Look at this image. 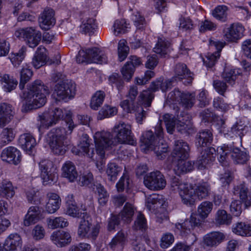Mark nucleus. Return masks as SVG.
I'll use <instances>...</instances> for the list:
<instances>
[{
  "mask_svg": "<svg viewBox=\"0 0 251 251\" xmlns=\"http://www.w3.org/2000/svg\"><path fill=\"white\" fill-rule=\"evenodd\" d=\"M113 135L107 131L97 132L94 136L97 153L101 156H103L106 150L118 143L127 144L134 145L136 141L131 131L130 125L124 122H120L116 124L112 129Z\"/></svg>",
  "mask_w": 251,
  "mask_h": 251,
  "instance_id": "obj_1",
  "label": "nucleus"
},
{
  "mask_svg": "<svg viewBox=\"0 0 251 251\" xmlns=\"http://www.w3.org/2000/svg\"><path fill=\"white\" fill-rule=\"evenodd\" d=\"M49 93L48 87L41 80H36L32 82L25 98L28 109H37L44 105L47 101L46 95Z\"/></svg>",
  "mask_w": 251,
  "mask_h": 251,
  "instance_id": "obj_2",
  "label": "nucleus"
},
{
  "mask_svg": "<svg viewBox=\"0 0 251 251\" xmlns=\"http://www.w3.org/2000/svg\"><path fill=\"white\" fill-rule=\"evenodd\" d=\"M217 151L220 154V157L218 158L219 161L224 167L229 165V156L236 164H244L249 159L246 152L241 151L238 148H235L232 145L225 144L219 147Z\"/></svg>",
  "mask_w": 251,
  "mask_h": 251,
  "instance_id": "obj_3",
  "label": "nucleus"
},
{
  "mask_svg": "<svg viewBox=\"0 0 251 251\" xmlns=\"http://www.w3.org/2000/svg\"><path fill=\"white\" fill-rule=\"evenodd\" d=\"M138 94V88L135 85L129 86L128 92L126 95L127 99L123 100L120 103V106L127 113H135L136 119L138 123L141 124L142 121L146 117L147 111L144 109V106H135V100ZM145 108H146L145 107Z\"/></svg>",
  "mask_w": 251,
  "mask_h": 251,
  "instance_id": "obj_4",
  "label": "nucleus"
},
{
  "mask_svg": "<svg viewBox=\"0 0 251 251\" xmlns=\"http://www.w3.org/2000/svg\"><path fill=\"white\" fill-rule=\"evenodd\" d=\"M68 132L62 127L52 128L48 134L49 145L52 151L56 154L62 155L66 151Z\"/></svg>",
  "mask_w": 251,
  "mask_h": 251,
  "instance_id": "obj_5",
  "label": "nucleus"
},
{
  "mask_svg": "<svg viewBox=\"0 0 251 251\" xmlns=\"http://www.w3.org/2000/svg\"><path fill=\"white\" fill-rule=\"evenodd\" d=\"M166 206L165 201L162 196L153 194L147 199V208L155 215L156 222L159 223L169 220Z\"/></svg>",
  "mask_w": 251,
  "mask_h": 251,
  "instance_id": "obj_6",
  "label": "nucleus"
},
{
  "mask_svg": "<svg viewBox=\"0 0 251 251\" xmlns=\"http://www.w3.org/2000/svg\"><path fill=\"white\" fill-rule=\"evenodd\" d=\"M174 80L172 78L170 79L159 78L156 81L152 82L149 87V90L144 91L140 95L143 100L142 105L144 107L148 108L151 105V101L154 98V94L151 91L155 92L160 89L162 92H166L172 87V83Z\"/></svg>",
  "mask_w": 251,
  "mask_h": 251,
  "instance_id": "obj_7",
  "label": "nucleus"
},
{
  "mask_svg": "<svg viewBox=\"0 0 251 251\" xmlns=\"http://www.w3.org/2000/svg\"><path fill=\"white\" fill-rule=\"evenodd\" d=\"M75 94V84L71 80H64L55 85L52 97L56 101H66L73 98Z\"/></svg>",
  "mask_w": 251,
  "mask_h": 251,
  "instance_id": "obj_8",
  "label": "nucleus"
},
{
  "mask_svg": "<svg viewBox=\"0 0 251 251\" xmlns=\"http://www.w3.org/2000/svg\"><path fill=\"white\" fill-rule=\"evenodd\" d=\"M76 61L78 63L85 62L100 64L105 63L107 62V57L99 49L93 48L88 49L86 50H80L76 56Z\"/></svg>",
  "mask_w": 251,
  "mask_h": 251,
  "instance_id": "obj_9",
  "label": "nucleus"
},
{
  "mask_svg": "<svg viewBox=\"0 0 251 251\" xmlns=\"http://www.w3.org/2000/svg\"><path fill=\"white\" fill-rule=\"evenodd\" d=\"M14 35L18 38L24 39L29 47L32 48L39 44L42 36L41 33L33 27L19 28Z\"/></svg>",
  "mask_w": 251,
  "mask_h": 251,
  "instance_id": "obj_10",
  "label": "nucleus"
},
{
  "mask_svg": "<svg viewBox=\"0 0 251 251\" xmlns=\"http://www.w3.org/2000/svg\"><path fill=\"white\" fill-rule=\"evenodd\" d=\"M144 184L149 189L153 191L163 189L166 185V181L160 171L148 173L144 177Z\"/></svg>",
  "mask_w": 251,
  "mask_h": 251,
  "instance_id": "obj_11",
  "label": "nucleus"
},
{
  "mask_svg": "<svg viewBox=\"0 0 251 251\" xmlns=\"http://www.w3.org/2000/svg\"><path fill=\"white\" fill-rule=\"evenodd\" d=\"M155 136L151 130L146 131L143 135L142 142L148 150L151 146H154L157 142L163 137V129L162 126V122L159 121L154 127Z\"/></svg>",
  "mask_w": 251,
  "mask_h": 251,
  "instance_id": "obj_12",
  "label": "nucleus"
},
{
  "mask_svg": "<svg viewBox=\"0 0 251 251\" xmlns=\"http://www.w3.org/2000/svg\"><path fill=\"white\" fill-rule=\"evenodd\" d=\"M39 166L44 185L50 184L55 180L56 174L53 171V163L51 161L43 160L40 162Z\"/></svg>",
  "mask_w": 251,
  "mask_h": 251,
  "instance_id": "obj_13",
  "label": "nucleus"
},
{
  "mask_svg": "<svg viewBox=\"0 0 251 251\" xmlns=\"http://www.w3.org/2000/svg\"><path fill=\"white\" fill-rule=\"evenodd\" d=\"M244 28L239 23L231 24L229 27L224 29L225 39L228 42H236L243 36Z\"/></svg>",
  "mask_w": 251,
  "mask_h": 251,
  "instance_id": "obj_14",
  "label": "nucleus"
},
{
  "mask_svg": "<svg viewBox=\"0 0 251 251\" xmlns=\"http://www.w3.org/2000/svg\"><path fill=\"white\" fill-rule=\"evenodd\" d=\"M199 214H192L189 219L186 220L182 224H176L177 229L180 231L183 236H185L191 232V229L195 227H199L201 224V220L199 218Z\"/></svg>",
  "mask_w": 251,
  "mask_h": 251,
  "instance_id": "obj_15",
  "label": "nucleus"
},
{
  "mask_svg": "<svg viewBox=\"0 0 251 251\" xmlns=\"http://www.w3.org/2000/svg\"><path fill=\"white\" fill-rule=\"evenodd\" d=\"M174 73L175 75L172 77L173 79L176 81L186 79V81L184 82L185 84H190L192 82L193 74L185 64L179 63L176 64L174 69Z\"/></svg>",
  "mask_w": 251,
  "mask_h": 251,
  "instance_id": "obj_16",
  "label": "nucleus"
},
{
  "mask_svg": "<svg viewBox=\"0 0 251 251\" xmlns=\"http://www.w3.org/2000/svg\"><path fill=\"white\" fill-rule=\"evenodd\" d=\"M198 150L201 152V154L197 160L199 168H205L206 165L210 164L215 160L216 153L214 148H205L204 150L202 148Z\"/></svg>",
  "mask_w": 251,
  "mask_h": 251,
  "instance_id": "obj_17",
  "label": "nucleus"
},
{
  "mask_svg": "<svg viewBox=\"0 0 251 251\" xmlns=\"http://www.w3.org/2000/svg\"><path fill=\"white\" fill-rule=\"evenodd\" d=\"M1 159L9 163L17 165L21 159L20 152L14 147L10 146L4 149L0 155Z\"/></svg>",
  "mask_w": 251,
  "mask_h": 251,
  "instance_id": "obj_18",
  "label": "nucleus"
},
{
  "mask_svg": "<svg viewBox=\"0 0 251 251\" xmlns=\"http://www.w3.org/2000/svg\"><path fill=\"white\" fill-rule=\"evenodd\" d=\"M15 114L13 106L7 103L0 104V127L3 128L13 119Z\"/></svg>",
  "mask_w": 251,
  "mask_h": 251,
  "instance_id": "obj_19",
  "label": "nucleus"
},
{
  "mask_svg": "<svg viewBox=\"0 0 251 251\" xmlns=\"http://www.w3.org/2000/svg\"><path fill=\"white\" fill-rule=\"evenodd\" d=\"M226 235L220 231H213L206 234L203 237V244L208 248H216L223 242Z\"/></svg>",
  "mask_w": 251,
  "mask_h": 251,
  "instance_id": "obj_20",
  "label": "nucleus"
},
{
  "mask_svg": "<svg viewBox=\"0 0 251 251\" xmlns=\"http://www.w3.org/2000/svg\"><path fill=\"white\" fill-rule=\"evenodd\" d=\"M50 240L58 247L62 248L69 245L71 243L72 237L68 232L57 230L51 234Z\"/></svg>",
  "mask_w": 251,
  "mask_h": 251,
  "instance_id": "obj_21",
  "label": "nucleus"
},
{
  "mask_svg": "<svg viewBox=\"0 0 251 251\" xmlns=\"http://www.w3.org/2000/svg\"><path fill=\"white\" fill-rule=\"evenodd\" d=\"M189 146L183 140L175 141L173 156L175 158L187 159L189 157Z\"/></svg>",
  "mask_w": 251,
  "mask_h": 251,
  "instance_id": "obj_22",
  "label": "nucleus"
},
{
  "mask_svg": "<svg viewBox=\"0 0 251 251\" xmlns=\"http://www.w3.org/2000/svg\"><path fill=\"white\" fill-rule=\"evenodd\" d=\"M22 245V239L17 233L9 235L5 241L1 251H17V248Z\"/></svg>",
  "mask_w": 251,
  "mask_h": 251,
  "instance_id": "obj_23",
  "label": "nucleus"
},
{
  "mask_svg": "<svg viewBox=\"0 0 251 251\" xmlns=\"http://www.w3.org/2000/svg\"><path fill=\"white\" fill-rule=\"evenodd\" d=\"M211 47H214L217 50V51L214 53L208 54L205 59H203L204 64L207 67L212 68L214 66L217 59L220 57V51L224 47V44L220 42H210Z\"/></svg>",
  "mask_w": 251,
  "mask_h": 251,
  "instance_id": "obj_24",
  "label": "nucleus"
},
{
  "mask_svg": "<svg viewBox=\"0 0 251 251\" xmlns=\"http://www.w3.org/2000/svg\"><path fill=\"white\" fill-rule=\"evenodd\" d=\"M19 144L24 151L30 154L32 149L36 145V142L31 134L24 133L20 135L19 138Z\"/></svg>",
  "mask_w": 251,
  "mask_h": 251,
  "instance_id": "obj_25",
  "label": "nucleus"
},
{
  "mask_svg": "<svg viewBox=\"0 0 251 251\" xmlns=\"http://www.w3.org/2000/svg\"><path fill=\"white\" fill-rule=\"evenodd\" d=\"M47 59L46 49L40 46L35 51L31 63L35 69H39L46 64Z\"/></svg>",
  "mask_w": 251,
  "mask_h": 251,
  "instance_id": "obj_26",
  "label": "nucleus"
},
{
  "mask_svg": "<svg viewBox=\"0 0 251 251\" xmlns=\"http://www.w3.org/2000/svg\"><path fill=\"white\" fill-rule=\"evenodd\" d=\"M213 141V134L210 130L206 129L200 131L196 137V144L198 149H202L210 145Z\"/></svg>",
  "mask_w": 251,
  "mask_h": 251,
  "instance_id": "obj_27",
  "label": "nucleus"
},
{
  "mask_svg": "<svg viewBox=\"0 0 251 251\" xmlns=\"http://www.w3.org/2000/svg\"><path fill=\"white\" fill-rule=\"evenodd\" d=\"M127 241V234L123 231H119L109 243V247L113 250H122Z\"/></svg>",
  "mask_w": 251,
  "mask_h": 251,
  "instance_id": "obj_28",
  "label": "nucleus"
},
{
  "mask_svg": "<svg viewBox=\"0 0 251 251\" xmlns=\"http://www.w3.org/2000/svg\"><path fill=\"white\" fill-rule=\"evenodd\" d=\"M48 202L46 205V210L49 213L52 214L55 213L60 207L61 199L56 194L49 193L47 195Z\"/></svg>",
  "mask_w": 251,
  "mask_h": 251,
  "instance_id": "obj_29",
  "label": "nucleus"
},
{
  "mask_svg": "<svg viewBox=\"0 0 251 251\" xmlns=\"http://www.w3.org/2000/svg\"><path fill=\"white\" fill-rule=\"evenodd\" d=\"M248 189L244 183L237 185L234 187L233 193L238 195L241 200L244 202L246 207L251 205V192L248 194Z\"/></svg>",
  "mask_w": 251,
  "mask_h": 251,
  "instance_id": "obj_30",
  "label": "nucleus"
},
{
  "mask_svg": "<svg viewBox=\"0 0 251 251\" xmlns=\"http://www.w3.org/2000/svg\"><path fill=\"white\" fill-rule=\"evenodd\" d=\"M179 195L182 202L188 206H192L195 203V191L191 185L188 184L185 189L180 191Z\"/></svg>",
  "mask_w": 251,
  "mask_h": 251,
  "instance_id": "obj_31",
  "label": "nucleus"
},
{
  "mask_svg": "<svg viewBox=\"0 0 251 251\" xmlns=\"http://www.w3.org/2000/svg\"><path fill=\"white\" fill-rule=\"evenodd\" d=\"M171 43L164 37H159L153 48L154 51L162 57H165L171 50Z\"/></svg>",
  "mask_w": 251,
  "mask_h": 251,
  "instance_id": "obj_32",
  "label": "nucleus"
},
{
  "mask_svg": "<svg viewBox=\"0 0 251 251\" xmlns=\"http://www.w3.org/2000/svg\"><path fill=\"white\" fill-rule=\"evenodd\" d=\"M54 11L52 9H46L39 18L40 26L46 29L50 25L55 24V20L54 18Z\"/></svg>",
  "mask_w": 251,
  "mask_h": 251,
  "instance_id": "obj_33",
  "label": "nucleus"
},
{
  "mask_svg": "<svg viewBox=\"0 0 251 251\" xmlns=\"http://www.w3.org/2000/svg\"><path fill=\"white\" fill-rule=\"evenodd\" d=\"M62 170L63 176L67 178L70 181H74L77 176L75 166L71 161L66 162L62 168Z\"/></svg>",
  "mask_w": 251,
  "mask_h": 251,
  "instance_id": "obj_34",
  "label": "nucleus"
},
{
  "mask_svg": "<svg viewBox=\"0 0 251 251\" xmlns=\"http://www.w3.org/2000/svg\"><path fill=\"white\" fill-rule=\"evenodd\" d=\"M188 116L187 115L184 116L181 114L178 116L176 126V129L178 132L181 134H185L192 128V125L188 120Z\"/></svg>",
  "mask_w": 251,
  "mask_h": 251,
  "instance_id": "obj_35",
  "label": "nucleus"
},
{
  "mask_svg": "<svg viewBox=\"0 0 251 251\" xmlns=\"http://www.w3.org/2000/svg\"><path fill=\"white\" fill-rule=\"evenodd\" d=\"M178 161L174 168V171L176 174L180 175L181 173H186L192 171L193 169L194 164L189 161H186V159L176 158Z\"/></svg>",
  "mask_w": 251,
  "mask_h": 251,
  "instance_id": "obj_36",
  "label": "nucleus"
},
{
  "mask_svg": "<svg viewBox=\"0 0 251 251\" xmlns=\"http://www.w3.org/2000/svg\"><path fill=\"white\" fill-rule=\"evenodd\" d=\"M16 131L12 127H7L4 128L0 134V144L1 146H5L15 138Z\"/></svg>",
  "mask_w": 251,
  "mask_h": 251,
  "instance_id": "obj_37",
  "label": "nucleus"
},
{
  "mask_svg": "<svg viewBox=\"0 0 251 251\" xmlns=\"http://www.w3.org/2000/svg\"><path fill=\"white\" fill-rule=\"evenodd\" d=\"M232 231L238 235L251 236V225L240 222L233 226Z\"/></svg>",
  "mask_w": 251,
  "mask_h": 251,
  "instance_id": "obj_38",
  "label": "nucleus"
},
{
  "mask_svg": "<svg viewBox=\"0 0 251 251\" xmlns=\"http://www.w3.org/2000/svg\"><path fill=\"white\" fill-rule=\"evenodd\" d=\"M0 192L6 198H11L15 195V191L12 183L7 180L0 182Z\"/></svg>",
  "mask_w": 251,
  "mask_h": 251,
  "instance_id": "obj_39",
  "label": "nucleus"
},
{
  "mask_svg": "<svg viewBox=\"0 0 251 251\" xmlns=\"http://www.w3.org/2000/svg\"><path fill=\"white\" fill-rule=\"evenodd\" d=\"M0 80L4 82L3 88L7 92H10L15 89L18 84L16 79L7 74H5L3 76H0Z\"/></svg>",
  "mask_w": 251,
  "mask_h": 251,
  "instance_id": "obj_40",
  "label": "nucleus"
},
{
  "mask_svg": "<svg viewBox=\"0 0 251 251\" xmlns=\"http://www.w3.org/2000/svg\"><path fill=\"white\" fill-rule=\"evenodd\" d=\"M134 213L133 206L130 203H126L119 216L125 223L128 224L131 221Z\"/></svg>",
  "mask_w": 251,
  "mask_h": 251,
  "instance_id": "obj_41",
  "label": "nucleus"
},
{
  "mask_svg": "<svg viewBox=\"0 0 251 251\" xmlns=\"http://www.w3.org/2000/svg\"><path fill=\"white\" fill-rule=\"evenodd\" d=\"M47 223L49 228L55 229L57 228H64L69 225L68 221L62 217H55L54 218L47 219Z\"/></svg>",
  "mask_w": 251,
  "mask_h": 251,
  "instance_id": "obj_42",
  "label": "nucleus"
},
{
  "mask_svg": "<svg viewBox=\"0 0 251 251\" xmlns=\"http://www.w3.org/2000/svg\"><path fill=\"white\" fill-rule=\"evenodd\" d=\"M73 198L72 195H69L66 198L67 203L66 214L73 217H78L79 210L75 202L71 200Z\"/></svg>",
  "mask_w": 251,
  "mask_h": 251,
  "instance_id": "obj_43",
  "label": "nucleus"
},
{
  "mask_svg": "<svg viewBox=\"0 0 251 251\" xmlns=\"http://www.w3.org/2000/svg\"><path fill=\"white\" fill-rule=\"evenodd\" d=\"M90 226H92L91 223L83 215V218L80 219L78 227L77 235L78 237L85 238V237H87V232L90 230Z\"/></svg>",
  "mask_w": 251,
  "mask_h": 251,
  "instance_id": "obj_44",
  "label": "nucleus"
},
{
  "mask_svg": "<svg viewBox=\"0 0 251 251\" xmlns=\"http://www.w3.org/2000/svg\"><path fill=\"white\" fill-rule=\"evenodd\" d=\"M105 97L104 92L102 91H97L92 97L90 102L91 108L94 110H98L102 104Z\"/></svg>",
  "mask_w": 251,
  "mask_h": 251,
  "instance_id": "obj_45",
  "label": "nucleus"
},
{
  "mask_svg": "<svg viewBox=\"0 0 251 251\" xmlns=\"http://www.w3.org/2000/svg\"><path fill=\"white\" fill-rule=\"evenodd\" d=\"M213 207V203L209 201L202 202L198 207V213L200 217L204 219L207 217Z\"/></svg>",
  "mask_w": 251,
  "mask_h": 251,
  "instance_id": "obj_46",
  "label": "nucleus"
},
{
  "mask_svg": "<svg viewBox=\"0 0 251 251\" xmlns=\"http://www.w3.org/2000/svg\"><path fill=\"white\" fill-rule=\"evenodd\" d=\"M194 190L195 197L201 200L206 199L208 196L210 187L208 184L204 183L202 184L197 186Z\"/></svg>",
  "mask_w": 251,
  "mask_h": 251,
  "instance_id": "obj_47",
  "label": "nucleus"
},
{
  "mask_svg": "<svg viewBox=\"0 0 251 251\" xmlns=\"http://www.w3.org/2000/svg\"><path fill=\"white\" fill-rule=\"evenodd\" d=\"M132 228L134 230H139L143 232H144L147 229V220L144 215L141 213L139 212L138 213Z\"/></svg>",
  "mask_w": 251,
  "mask_h": 251,
  "instance_id": "obj_48",
  "label": "nucleus"
},
{
  "mask_svg": "<svg viewBox=\"0 0 251 251\" xmlns=\"http://www.w3.org/2000/svg\"><path fill=\"white\" fill-rule=\"evenodd\" d=\"M232 217L225 210H218L216 214L215 222L217 225H229Z\"/></svg>",
  "mask_w": 251,
  "mask_h": 251,
  "instance_id": "obj_49",
  "label": "nucleus"
},
{
  "mask_svg": "<svg viewBox=\"0 0 251 251\" xmlns=\"http://www.w3.org/2000/svg\"><path fill=\"white\" fill-rule=\"evenodd\" d=\"M81 29L85 34L89 35L94 34L97 29L96 20L92 18L87 19L81 25Z\"/></svg>",
  "mask_w": 251,
  "mask_h": 251,
  "instance_id": "obj_50",
  "label": "nucleus"
},
{
  "mask_svg": "<svg viewBox=\"0 0 251 251\" xmlns=\"http://www.w3.org/2000/svg\"><path fill=\"white\" fill-rule=\"evenodd\" d=\"M241 74L238 69H225L222 74V77L228 83L232 85L234 83L237 76Z\"/></svg>",
  "mask_w": 251,
  "mask_h": 251,
  "instance_id": "obj_51",
  "label": "nucleus"
},
{
  "mask_svg": "<svg viewBox=\"0 0 251 251\" xmlns=\"http://www.w3.org/2000/svg\"><path fill=\"white\" fill-rule=\"evenodd\" d=\"M228 8L225 5H219L212 11V15L216 19L225 22L227 18Z\"/></svg>",
  "mask_w": 251,
  "mask_h": 251,
  "instance_id": "obj_52",
  "label": "nucleus"
},
{
  "mask_svg": "<svg viewBox=\"0 0 251 251\" xmlns=\"http://www.w3.org/2000/svg\"><path fill=\"white\" fill-rule=\"evenodd\" d=\"M38 121L40 122V126L49 128L55 124L50 112H46L38 116Z\"/></svg>",
  "mask_w": 251,
  "mask_h": 251,
  "instance_id": "obj_53",
  "label": "nucleus"
},
{
  "mask_svg": "<svg viewBox=\"0 0 251 251\" xmlns=\"http://www.w3.org/2000/svg\"><path fill=\"white\" fill-rule=\"evenodd\" d=\"M86 140H84L80 142V144L78 145L79 151H75V149L73 148L72 149V151L73 152H75L76 154H79V152L82 151L84 152L86 155H87L89 157L94 159V149L90 151L89 149V147L90 146L89 143Z\"/></svg>",
  "mask_w": 251,
  "mask_h": 251,
  "instance_id": "obj_54",
  "label": "nucleus"
},
{
  "mask_svg": "<svg viewBox=\"0 0 251 251\" xmlns=\"http://www.w3.org/2000/svg\"><path fill=\"white\" fill-rule=\"evenodd\" d=\"M180 103L185 108H191L195 102V94L194 93H183L181 97Z\"/></svg>",
  "mask_w": 251,
  "mask_h": 251,
  "instance_id": "obj_55",
  "label": "nucleus"
},
{
  "mask_svg": "<svg viewBox=\"0 0 251 251\" xmlns=\"http://www.w3.org/2000/svg\"><path fill=\"white\" fill-rule=\"evenodd\" d=\"M128 25L124 19L115 21L113 25V32L116 36L119 34H124L127 32Z\"/></svg>",
  "mask_w": 251,
  "mask_h": 251,
  "instance_id": "obj_56",
  "label": "nucleus"
},
{
  "mask_svg": "<svg viewBox=\"0 0 251 251\" xmlns=\"http://www.w3.org/2000/svg\"><path fill=\"white\" fill-rule=\"evenodd\" d=\"M241 122H237L230 128V131L226 133L230 137H239L241 138L244 135L245 126L241 124Z\"/></svg>",
  "mask_w": 251,
  "mask_h": 251,
  "instance_id": "obj_57",
  "label": "nucleus"
},
{
  "mask_svg": "<svg viewBox=\"0 0 251 251\" xmlns=\"http://www.w3.org/2000/svg\"><path fill=\"white\" fill-rule=\"evenodd\" d=\"M117 113V109L116 107L105 105L99 111L98 118L99 120H102L105 118L113 116Z\"/></svg>",
  "mask_w": 251,
  "mask_h": 251,
  "instance_id": "obj_58",
  "label": "nucleus"
},
{
  "mask_svg": "<svg viewBox=\"0 0 251 251\" xmlns=\"http://www.w3.org/2000/svg\"><path fill=\"white\" fill-rule=\"evenodd\" d=\"M121 171V168L115 163H110L107 165L106 174L108 179L111 181H114L119 173Z\"/></svg>",
  "mask_w": 251,
  "mask_h": 251,
  "instance_id": "obj_59",
  "label": "nucleus"
},
{
  "mask_svg": "<svg viewBox=\"0 0 251 251\" xmlns=\"http://www.w3.org/2000/svg\"><path fill=\"white\" fill-rule=\"evenodd\" d=\"M25 49L22 48L18 52L12 53L9 58L15 67L19 66L25 56Z\"/></svg>",
  "mask_w": 251,
  "mask_h": 251,
  "instance_id": "obj_60",
  "label": "nucleus"
},
{
  "mask_svg": "<svg viewBox=\"0 0 251 251\" xmlns=\"http://www.w3.org/2000/svg\"><path fill=\"white\" fill-rule=\"evenodd\" d=\"M33 73L30 69L23 68L20 72L19 87L21 89H23L24 88L25 84L30 79Z\"/></svg>",
  "mask_w": 251,
  "mask_h": 251,
  "instance_id": "obj_61",
  "label": "nucleus"
},
{
  "mask_svg": "<svg viewBox=\"0 0 251 251\" xmlns=\"http://www.w3.org/2000/svg\"><path fill=\"white\" fill-rule=\"evenodd\" d=\"M150 150L153 151L157 156H160L161 158H162V154L168 151V146L166 143H163L162 139H160L155 145L154 144V146H151Z\"/></svg>",
  "mask_w": 251,
  "mask_h": 251,
  "instance_id": "obj_62",
  "label": "nucleus"
},
{
  "mask_svg": "<svg viewBox=\"0 0 251 251\" xmlns=\"http://www.w3.org/2000/svg\"><path fill=\"white\" fill-rule=\"evenodd\" d=\"M163 119L168 132L172 134L174 129H176L177 121L175 120L172 115L169 114L163 115Z\"/></svg>",
  "mask_w": 251,
  "mask_h": 251,
  "instance_id": "obj_63",
  "label": "nucleus"
},
{
  "mask_svg": "<svg viewBox=\"0 0 251 251\" xmlns=\"http://www.w3.org/2000/svg\"><path fill=\"white\" fill-rule=\"evenodd\" d=\"M108 79L111 84H115L119 92H121L123 90L125 86V82L118 74L113 73L109 76Z\"/></svg>",
  "mask_w": 251,
  "mask_h": 251,
  "instance_id": "obj_64",
  "label": "nucleus"
}]
</instances>
